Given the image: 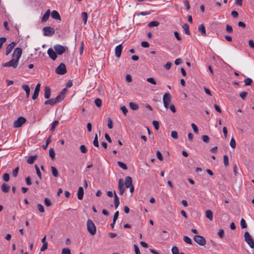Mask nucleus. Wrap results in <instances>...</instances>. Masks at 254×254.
<instances>
[{
  "label": "nucleus",
  "instance_id": "nucleus-1",
  "mask_svg": "<svg viewBox=\"0 0 254 254\" xmlns=\"http://www.w3.org/2000/svg\"><path fill=\"white\" fill-rule=\"evenodd\" d=\"M87 229L88 231L92 235H94L96 232V228L93 221L89 219L87 221Z\"/></svg>",
  "mask_w": 254,
  "mask_h": 254
},
{
  "label": "nucleus",
  "instance_id": "nucleus-2",
  "mask_svg": "<svg viewBox=\"0 0 254 254\" xmlns=\"http://www.w3.org/2000/svg\"><path fill=\"white\" fill-rule=\"evenodd\" d=\"M62 100V95H58L56 98L48 99L45 101V105L50 104L51 105H54L56 103Z\"/></svg>",
  "mask_w": 254,
  "mask_h": 254
},
{
  "label": "nucleus",
  "instance_id": "nucleus-3",
  "mask_svg": "<svg viewBox=\"0 0 254 254\" xmlns=\"http://www.w3.org/2000/svg\"><path fill=\"white\" fill-rule=\"evenodd\" d=\"M245 240L251 248H254V241L248 232H246L244 234Z\"/></svg>",
  "mask_w": 254,
  "mask_h": 254
},
{
  "label": "nucleus",
  "instance_id": "nucleus-4",
  "mask_svg": "<svg viewBox=\"0 0 254 254\" xmlns=\"http://www.w3.org/2000/svg\"><path fill=\"white\" fill-rule=\"evenodd\" d=\"M19 61H17L15 59L12 58L9 62L4 63L2 64L3 67H12L15 68L17 67Z\"/></svg>",
  "mask_w": 254,
  "mask_h": 254
},
{
  "label": "nucleus",
  "instance_id": "nucleus-5",
  "mask_svg": "<svg viewBox=\"0 0 254 254\" xmlns=\"http://www.w3.org/2000/svg\"><path fill=\"white\" fill-rule=\"evenodd\" d=\"M171 96L169 93L167 92L164 94L163 96V102L164 106L166 109L169 108V104L171 102Z\"/></svg>",
  "mask_w": 254,
  "mask_h": 254
},
{
  "label": "nucleus",
  "instance_id": "nucleus-6",
  "mask_svg": "<svg viewBox=\"0 0 254 254\" xmlns=\"http://www.w3.org/2000/svg\"><path fill=\"white\" fill-rule=\"evenodd\" d=\"M56 72L60 75H63L66 72V66L64 64L61 63L56 68Z\"/></svg>",
  "mask_w": 254,
  "mask_h": 254
},
{
  "label": "nucleus",
  "instance_id": "nucleus-7",
  "mask_svg": "<svg viewBox=\"0 0 254 254\" xmlns=\"http://www.w3.org/2000/svg\"><path fill=\"white\" fill-rule=\"evenodd\" d=\"M54 28L47 26L43 28V35L45 36H51L55 33Z\"/></svg>",
  "mask_w": 254,
  "mask_h": 254
},
{
  "label": "nucleus",
  "instance_id": "nucleus-8",
  "mask_svg": "<svg viewBox=\"0 0 254 254\" xmlns=\"http://www.w3.org/2000/svg\"><path fill=\"white\" fill-rule=\"evenodd\" d=\"M22 53V50L20 48H16L14 50V52L12 54V58L15 59L17 61H19Z\"/></svg>",
  "mask_w": 254,
  "mask_h": 254
},
{
  "label": "nucleus",
  "instance_id": "nucleus-9",
  "mask_svg": "<svg viewBox=\"0 0 254 254\" xmlns=\"http://www.w3.org/2000/svg\"><path fill=\"white\" fill-rule=\"evenodd\" d=\"M194 241L200 246H204L206 244L205 238L200 235H195L193 237Z\"/></svg>",
  "mask_w": 254,
  "mask_h": 254
},
{
  "label": "nucleus",
  "instance_id": "nucleus-10",
  "mask_svg": "<svg viewBox=\"0 0 254 254\" xmlns=\"http://www.w3.org/2000/svg\"><path fill=\"white\" fill-rule=\"evenodd\" d=\"M26 122V120L23 117H19L16 121L13 123V126L14 127H19L23 124Z\"/></svg>",
  "mask_w": 254,
  "mask_h": 254
},
{
  "label": "nucleus",
  "instance_id": "nucleus-11",
  "mask_svg": "<svg viewBox=\"0 0 254 254\" xmlns=\"http://www.w3.org/2000/svg\"><path fill=\"white\" fill-rule=\"evenodd\" d=\"M56 53L59 55H63L65 52V48L61 45H56L54 47Z\"/></svg>",
  "mask_w": 254,
  "mask_h": 254
},
{
  "label": "nucleus",
  "instance_id": "nucleus-12",
  "mask_svg": "<svg viewBox=\"0 0 254 254\" xmlns=\"http://www.w3.org/2000/svg\"><path fill=\"white\" fill-rule=\"evenodd\" d=\"M47 53L51 59L55 60L57 58V53L52 48H50L47 51Z\"/></svg>",
  "mask_w": 254,
  "mask_h": 254
},
{
  "label": "nucleus",
  "instance_id": "nucleus-13",
  "mask_svg": "<svg viewBox=\"0 0 254 254\" xmlns=\"http://www.w3.org/2000/svg\"><path fill=\"white\" fill-rule=\"evenodd\" d=\"M16 43L15 42H12L10 44H9L6 48V56L8 55L14 49Z\"/></svg>",
  "mask_w": 254,
  "mask_h": 254
},
{
  "label": "nucleus",
  "instance_id": "nucleus-14",
  "mask_svg": "<svg viewBox=\"0 0 254 254\" xmlns=\"http://www.w3.org/2000/svg\"><path fill=\"white\" fill-rule=\"evenodd\" d=\"M118 188L120 190V194L122 195L125 192V187L124 186V183L122 179H120L119 181Z\"/></svg>",
  "mask_w": 254,
  "mask_h": 254
},
{
  "label": "nucleus",
  "instance_id": "nucleus-15",
  "mask_svg": "<svg viewBox=\"0 0 254 254\" xmlns=\"http://www.w3.org/2000/svg\"><path fill=\"white\" fill-rule=\"evenodd\" d=\"M40 83H38L35 88L34 94L32 96L33 100H35L38 96L40 89Z\"/></svg>",
  "mask_w": 254,
  "mask_h": 254
},
{
  "label": "nucleus",
  "instance_id": "nucleus-16",
  "mask_svg": "<svg viewBox=\"0 0 254 254\" xmlns=\"http://www.w3.org/2000/svg\"><path fill=\"white\" fill-rule=\"evenodd\" d=\"M122 49L123 46L122 44L118 45L115 48V55L118 58L121 57Z\"/></svg>",
  "mask_w": 254,
  "mask_h": 254
},
{
  "label": "nucleus",
  "instance_id": "nucleus-17",
  "mask_svg": "<svg viewBox=\"0 0 254 254\" xmlns=\"http://www.w3.org/2000/svg\"><path fill=\"white\" fill-rule=\"evenodd\" d=\"M51 96V89L48 86H45L44 88V97L46 99H49Z\"/></svg>",
  "mask_w": 254,
  "mask_h": 254
},
{
  "label": "nucleus",
  "instance_id": "nucleus-18",
  "mask_svg": "<svg viewBox=\"0 0 254 254\" xmlns=\"http://www.w3.org/2000/svg\"><path fill=\"white\" fill-rule=\"evenodd\" d=\"M50 9H48L46 12L45 13V14H44V15L43 16V17H42V19H41V22H45L46 21H47L49 18V16H50Z\"/></svg>",
  "mask_w": 254,
  "mask_h": 254
},
{
  "label": "nucleus",
  "instance_id": "nucleus-19",
  "mask_svg": "<svg viewBox=\"0 0 254 254\" xmlns=\"http://www.w3.org/2000/svg\"><path fill=\"white\" fill-rule=\"evenodd\" d=\"M84 195V190L83 189L82 187H80L78 188V192H77V197L79 200H81L83 199Z\"/></svg>",
  "mask_w": 254,
  "mask_h": 254
},
{
  "label": "nucleus",
  "instance_id": "nucleus-20",
  "mask_svg": "<svg viewBox=\"0 0 254 254\" xmlns=\"http://www.w3.org/2000/svg\"><path fill=\"white\" fill-rule=\"evenodd\" d=\"M132 185V179L130 177L127 176L126 177L125 179V186L126 188H128L129 187H130Z\"/></svg>",
  "mask_w": 254,
  "mask_h": 254
},
{
  "label": "nucleus",
  "instance_id": "nucleus-21",
  "mask_svg": "<svg viewBox=\"0 0 254 254\" xmlns=\"http://www.w3.org/2000/svg\"><path fill=\"white\" fill-rule=\"evenodd\" d=\"M51 16L56 20H61V18L59 13L56 10H53L51 12Z\"/></svg>",
  "mask_w": 254,
  "mask_h": 254
},
{
  "label": "nucleus",
  "instance_id": "nucleus-22",
  "mask_svg": "<svg viewBox=\"0 0 254 254\" xmlns=\"http://www.w3.org/2000/svg\"><path fill=\"white\" fill-rule=\"evenodd\" d=\"M114 204L116 208H117L120 204L119 198L117 196L115 191H114Z\"/></svg>",
  "mask_w": 254,
  "mask_h": 254
},
{
  "label": "nucleus",
  "instance_id": "nucleus-23",
  "mask_svg": "<svg viewBox=\"0 0 254 254\" xmlns=\"http://www.w3.org/2000/svg\"><path fill=\"white\" fill-rule=\"evenodd\" d=\"M198 31L201 33L202 36H205L206 31L205 28L203 24H201L198 27Z\"/></svg>",
  "mask_w": 254,
  "mask_h": 254
},
{
  "label": "nucleus",
  "instance_id": "nucleus-24",
  "mask_svg": "<svg viewBox=\"0 0 254 254\" xmlns=\"http://www.w3.org/2000/svg\"><path fill=\"white\" fill-rule=\"evenodd\" d=\"M1 190L4 192H7L9 190L10 187L7 184L3 183L1 187Z\"/></svg>",
  "mask_w": 254,
  "mask_h": 254
},
{
  "label": "nucleus",
  "instance_id": "nucleus-25",
  "mask_svg": "<svg viewBox=\"0 0 254 254\" xmlns=\"http://www.w3.org/2000/svg\"><path fill=\"white\" fill-rule=\"evenodd\" d=\"M22 88L25 91L26 94V97L29 98L30 95V89L28 85H23Z\"/></svg>",
  "mask_w": 254,
  "mask_h": 254
},
{
  "label": "nucleus",
  "instance_id": "nucleus-26",
  "mask_svg": "<svg viewBox=\"0 0 254 254\" xmlns=\"http://www.w3.org/2000/svg\"><path fill=\"white\" fill-rule=\"evenodd\" d=\"M186 34L190 35V33L189 30V26L188 24H184L182 26Z\"/></svg>",
  "mask_w": 254,
  "mask_h": 254
},
{
  "label": "nucleus",
  "instance_id": "nucleus-27",
  "mask_svg": "<svg viewBox=\"0 0 254 254\" xmlns=\"http://www.w3.org/2000/svg\"><path fill=\"white\" fill-rule=\"evenodd\" d=\"M206 217L210 220H212L213 213L210 210H207L205 212Z\"/></svg>",
  "mask_w": 254,
  "mask_h": 254
},
{
  "label": "nucleus",
  "instance_id": "nucleus-28",
  "mask_svg": "<svg viewBox=\"0 0 254 254\" xmlns=\"http://www.w3.org/2000/svg\"><path fill=\"white\" fill-rule=\"evenodd\" d=\"M129 105L130 108L132 110H137L139 108V106L137 104L133 102H130L129 103Z\"/></svg>",
  "mask_w": 254,
  "mask_h": 254
},
{
  "label": "nucleus",
  "instance_id": "nucleus-29",
  "mask_svg": "<svg viewBox=\"0 0 254 254\" xmlns=\"http://www.w3.org/2000/svg\"><path fill=\"white\" fill-rule=\"evenodd\" d=\"M37 157V156L35 155V156H31L30 157H28V159H27V163L29 164H32L34 163L35 160L36 159Z\"/></svg>",
  "mask_w": 254,
  "mask_h": 254
},
{
  "label": "nucleus",
  "instance_id": "nucleus-30",
  "mask_svg": "<svg viewBox=\"0 0 254 254\" xmlns=\"http://www.w3.org/2000/svg\"><path fill=\"white\" fill-rule=\"evenodd\" d=\"M59 124V121H55L54 122H53V123L52 124V126H51V128H50V130L52 132H53L56 127L58 126V125Z\"/></svg>",
  "mask_w": 254,
  "mask_h": 254
},
{
  "label": "nucleus",
  "instance_id": "nucleus-31",
  "mask_svg": "<svg viewBox=\"0 0 254 254\" xmlns=\"http://www.w3.org/2000/svg\"><path fill=\"white\" fill-rule=\"evenodd\" d=\"M49 155L51 159L54 160L55 159V152L53 148H51L49 150Z\"/></svg>",
  "mask_w": 254,
  "mask_h": 254
},
{
  "label": "nucleus",
  "instance_id": "nucleus-32",
  "mask_svg": "<svg viewBox=\"0 0 254 254\" xmlns=\"http://www.w3.org/2000/svg\"><path fill=\"white\" fill-rule=\"evenodd\" d=\"M159 25V22L157 21H153L149 22L148 24V26L149 27H152L154 26H158Z\"/></svg>",
  "mask_w": 254,
  "mask_h": 254
},
{
  "label": "nucleus",
  "instance_id": "nucleus-33",
  "mask_svg": "<svg viewBox=\"0 0 254 254\" xmlns=\"http://www.w3.org/2000/svg\"><path fill=\"white\" fill-rule=\"evenodd\" d=\"M51 170H52V173L53 175L55 177H57L58 176V171L57 170V169L55 167L52 166Z\"/></svg>",
  "mask_w": 254,
  "mask_h": 254
},
{
  "label": "nucleus",
  "instance_id": "nucleus-34",
  "mask_svg": "<svg viewBox=\"0 0 254 254\" xmlns=\"http://www.w3.org/2000/svg\"><path fill=\"white\" fill-rule=\"evenodd\" d=\"M81 16H82V19L84 21V23L85 24L86 23L87 18H88L87 13L86 12H83L81 13Z\"/></svg>",
  "mask_w": 254,
  "mask_h": 254
},
{
  "label": "nucleus",
  "instance_id": "nucleus-35",
  "mask_svg": "<svg viewBox=\"0 0 254 254\" xmlns=\"http://www.w3.org/2000/svg\"><path fill=\"white\" fill-rule=\"evenodd\" d=\"M183 240L188 244H192V241L191 239L188 236H184L183 237Z\"/></svg>",
  "mask_w": 254,
  "mask_h": 254
},
{
  "label": "nucleus",
  "instance_id": "nucleus-36",
  "mask_svg": "<svg viewBox=\"0 0 254 254\" xmlns=\"http://www.w3.org/2000/svg\"><path fill=\"white\" fill-rule=\"evenodd\" d=\"M118 165L121 167L124 170H127V166L126 165V164H125V163L121 162V161H118L117 162Z\"/></svg>",
  "mask_w": 254,
  "mask_h": 254
},
{
  "label": "nucleus",
  "instance_id": "nucleus-37",
  "mask_svg": "<svg viewBox=\"0 0 254 254\" xmlns=\"http://www.w3.org/2000/svg\"><path fill=\"white\" fill-rule=\"evenodd\" d=\"M93 144L95 147H99L98 136H97V134H95V137H94V140L93 142Z\"/></svg>",
  "mask_w": 254,
  "mask_h": 254
},
{
  "label": "nucleus",
  "instance_id": "nucleus-38",
  "mask_svg": "<svg viewBox=\"0 0 254 254\" xmlns=\"http://www.w3.org/2000/svg\"><path fill=\"white\" fill-rule=\"evenodd\" d=\"M94 103L96 106L98 107H100L102 105V101L99 98H97L95 100Z\"/></svg>",
  "mask_w": 254,
  "mask_h": 254
},
{
  "label": "nucleus",
  "instance_id": "nucleus-39",
  "mask_svg": "<svg viewBox=\"0 0 254 254\" xmlns=\"http://www.w3.org/2000/svg\"><path fill=\"white\" fill-rule=\"evenodd\" d=\"M79 149L81 153H86L87 152V149L86 146L84 145H81L80 146Z\"/></svg>",
  "mask_w": 254,
  "mask_h": 254
},
{
  "label": "nucleus",
  "instance_id": "nucleus-40",
  "mask_svg": "<svg viewBox=\"0 0 254 254\" xmlns=\"http://www.w3.org/2000/svg\"><path fill=\"white\" fill-rule=\"evenodd\" d=\"M171 136L173 138L177 139L178 138V133L176 131L173 130L171 131Z\"/></svg>",
  "mask_w": 254,
  "mask_h": 254
},
{
  "label": "nucleus",
  "instance_id": "nucleus-41",
  "mask_svg": "<svg viewBox=\"0 0 254 254\" xmlns=\"http://www.w3.org/2000/svg\"><path fill=\"white\" fill-rule=\"evenodd\" d=\"M153 125L156 130H158L159 128V123L157 121H153L152 122Z\"/></svg>",
  "mask_w": 254,
  "mask_h": 254
},
{
  "label": "nucleus",
  "instance_id": "nucleus-42",
  "mask_svg": "<svg viewBox=\"0 0 254 254\" xmlns=\"http://www.w3.org/2000/svg\"><path fill=\"white\" fill-rule=\"evenodd\" d=\"M224 164L225 167L228 166L229 164V160L228 156L225 155L223 156Z\"/></svg>",
  "mask_w": 254,
  "mask_h": 254
},
{
  "label": "nucleus",
  "instance_id": "nucleus-43",
  "mask_svg": "<svg viewBox=\"0 0 254 254\" xmlns=\"http://www.w3.org/2000/svg\"><path fill=\"white\" fill-rule=\"evenodd\" d=\"M62 254H71L70 250L69 248H64L62 252Z\"/></svg>",
  "mask_w": 254,
  "mask_h": 254
},
{
  "label": "nucleus",
  "instance_id": "nucleus-44",
  "mask_svg": "<svg viewBox=\"0 0 254 254\" xmlns=\"http://www.w3.org/2000/svg\"><path fill=\"white\" fill-rule=\"evenodd\" d=\"M37 208H38V210L40 212L43 213L45 212V209H44L43 206L41 204L38 203L37 204Z\"/></svg>",
  "mask_w": 254,
  "mask_h": 254
},
{
  "label": "nucleus",
  "instance_id": "nucleus-45",
  "mask_svg": "<svg viewBox=\"0 0 254 254\" xmlns=\"http://www.w3.org/2000/svg\"><path fill=\"white\" fill-rule=\"evenodd\" d=\"M253 81L250 78H247L245 80V85L248 86L251 85Z\"/></svg>",
  "mask_w": 254,
  "mask_h": 254
},
{
  "label": "nucleus",
  "instance_id": "nucleus-46",
  "mask_svg": "<svg viewBox=\"0 0 254 254\" xmlns=\"http://www.w3.org/2000/svg\"><path fill=\"white\" fill-rule=\"evenodd\" d=\"M146 80H147V81H148V82H149L152 84H154V85L156 84V82L155 79L153 77L147 78Z\"/></svg>",
  "mask_w": 254,
  "mask_h": 254
},
{
  "label": "nucleus",
  "instance_id": "nucleus-47",
  "mask_svg": "<svg viewBox=\"0 0 254 254\" xmlns=\"http://www.w3.org/2000/svg\"><path fill=\"white\" fill-rule=\"evenodd\" d=\"M230 145L232 148L236 147V141L233 137L230 140Z\"/></svg>",
  "mask_w": 254,
  "mask_h": 254
},
{
  "label": "nucleus",
  "instance_id": "nucleus-48",
  "mask_svg": "<svg viewBox=\"0 0 254 254\" xmlns=\"http://www.w3.org/2000/svg\"><path fill=\"white\" fill-rule=\"evenodd\" d=\"M44 203L45 205L49 207L52 205V203L48 198H45L44 199Z\"/></svg>",
  "mask_w": 254,
  "mask_h": 254
},
{
  "label": "nucleus",
  "instance_id": "nucleus-49",
  "mask_svg": "<svg viewBox=\"0 0 254 254\" xmlns=\"http://www.w3.org/2000/svg\"><path fill=\"white\" fill-rule=\"evenodd\" d=\"M107 122H108V127L110 129H112L113 127V123H112V121L111 119L110 118H108L107 119Z\"/></svg>",
  "mask_w": 254,
  "mask_h": 254
},
{
  "label": "nucleus",
  "instance_id": "nucleus-50",
  "mask_svg": "<svg viewBox=\"0 0 254 254\" xmlns=\"http://www.w3.org/2000/svg\"><path fill=\"white\" fill-rule=\"evenodd\" d=\"M226 30L228 33H231L233 32V28L231 25L227 24L226 27Z\"/></svg>",
  "mask_w": 254,
  "mask_h": 254
},
{
  "label": "nucleus",
  "instance_id": "nucleus-51",
  "mask_svg": "<svg viewBox=\"0 0 254 254\" xmlns=\"http://www.w3.org/2000/svg\"><path fill=\"white\" fill-rule=\"evenodd\" d=\"M241 226L242 229L247 228V223L243 218L241 220Z\"/></svg>",
  "mask_w": 254,
  "mask_h": 254
},
{
  "label": "nucleus",
  "instance_id": "nucleus-52",
  "mask_svg": "<svg viewBox=\"0 0 254 254\" xmlns=\"http://www.w3.org/2000/svg\"><path fill=\"white\" fill-rule=\"evenodd\" d=\"M201 138L202 140L205 143H207L209 141V137L208 135H203L202 136Z\"/></svg>",
  "mask_w": 254,
  "mask_h": 254
},
{
  "label": "nucleus",
  "instance_id": "nucleus-53",
  "mask_svg": "<svg viewBox=\"0 0 254 254\" xmlns=\"http://www.w3.org/2000/svg\"><path fill=\"white\" fill-rule=\"evenodd\" d=\"M6 41V39L5 37H1L0 38V50L1 49L2 47V45L4 43H5Z\"/></svg>",
  "mask_w": 254,
  "mask_h": 254
},
{
  "label": "nucleus",
  "instance_id": "nucleus-54",
  "mask_svg": "<svg viewBox=\"0 0 254 254\" xmlns=\"http://www.w3.org/2000/svg\"><path fill=\"white\" fill-rule=\"evenodd\" d=\"M172 252L173 254H180L179 250L178 248L176 246H174L172 249Z\"/></svg>",
  "mask_w": 254,
  "mask_h": 254
},
{
  "label": "nucleus",
  "instance_id": "nucleus-55",
  "mask_svg": "<svg viewBox=\"0 0 254 254\" xmlns=\"http://www.w3.org/2000/svg\"><path fill=\"white\" fill-rule=\"evenodd\" d=\"M3 180L5 182H8L9 180V175L8 173H4L3 175Z\"/></svg>",
  "mask_w": 254,
  "mask_h": 254
},
{
  "label": "nucleus",
  "instance_id": "nucleus-56",
  "mask_svg": "<svg viewBox=\"0 0 254 254\" xmlns=\"http://www.w3.org/2000/svg\"><path fill=\"white\" fill-rule=\"evenodd\" d=\"M19 170V167H17L12 171V175L14 177H16L17 176Z\"/></svg>",
  "mask_w": 254,
  "mask_h": 254
},
{
  "label": "nucleus",
  "instance_id": "nucleus-57",
  "mask_svg": "<svg viewBox=\"0 0 254 254\" xmlns=\"http://www.w3.org/2000/svg\"><path fill=\"white\" fill-rule=\"evenodd\" d=\"M156 156L159 160H160V161L163 160V158L162 155L159 151H157L156 152Z\"/></svg>",
  "mask_w": 254,
  "mask_h": 254
},
{
  "label": "nucleus",
  "instance_id": "nucleus-58",
  "mask_svg": "<svg viewBox=\"0 0 254 254\" xmlns=\"http://www.w3.org/2000/svg\"><path fill=\"white\" fill-rule=\"evenodd\" d=\"M121 110L123 112L124 115L125 116H126V115H127V113L128 112V110L127 108V107H125V106H122V107H121Z\"/></svg>",
  "mask_w": 254,
  "mask_h": 254
},
{
  "label": "nucleus",
  "instance_id": "nucleus-59",
  "mask_svg": "<svg viewBox=\"0 0 254 254\" xmlns=\"http://www.w3.org/2000/svg\"><path fill=\"white\" fill-rule=\"evenodd\" d=\"M248 94V92H246V91H243L242 92H241L239 96L243 99V100H245V98L246 97V96Z\"/></svg>",
  "mask_w": 254,
  "mask_h": 254
},
{
  "label": "nucleus",
  "instance_id": "nucleus-60",
  "mask_svg": "<svg viewBox=\"0 0 254 254\" xmlns=\"http://www.w3.org/2000/svg\"><path fill=\"white\" fill-rule=\"evenodd\" d=\"M191 126L194 132L196 134L198 133V128L197 126L194 123H192Z\"/></svg>",
  "mask_w": 254,
  "mask_h": 254
},
{
  "label": "nucleus",
  "instance_id": "nucleus-61",
  "mask_svg": "<svg viewBox=\"0 0 254 254\" xmlns=\"http://www.w3.org/2000/svg\"><path fill=\"white\" fill-rule=\"evenodd\" d=\"M47 248H48V243H44V244H43L42 247L41 248L40 251L41 252H43V251H45L46 249H47Z\"/></svg>",
  "mask_w": 254,
  "mask_h": 254
},
{
  "label": "nucleus",
  "instance_id": "nucleus-62",
  "mask_svg": "<svg viewBox=\"0 0 254 254\" xmlns=\"http://www.w3.org/2000/svg\"><path fill=\"white\" fill-rule=\"evenodd\" d=\"M171 65H172V63L171 62H167L165 65H164V67L167 70H169L170 69V68H171Z\"/></svg>",
  "mask_w": 254,
  "mask_h": 254
},
{
  "label": "nucleus",
  "instance_id": "nucleus-63",
  "mask_svg": "<svg viewBox=\"0 0 254 254\" xmlns=\"http://www.w3.org/2000/svg\"><path fill=\"white\" fill-rule=\"evenodd\" d=\"M141 45L143 48H148L149 47V43L146 41H143L141 43Z\"/></svg>",
  "mask_w": 254,
  "mask_h": 254
},
{
  "label": "nucleus",
  "instance_id": "nucleus-64",
  "mask_svg": "<svg viewBox=\"0 0 254 254\" xmlns=\"http://www.w3.org/2000/svg\"><path fill=\"white\" fill-rule=\"evenodd\" d=\"M134 248L135 254H141L139 249L137 245H134Z\"/></svg>",
  "mask_w": 254,
  "mask_h": 254
}]
</instances>
